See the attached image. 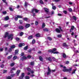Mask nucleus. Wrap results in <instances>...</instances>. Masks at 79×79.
I'll return each mask as SVG.
<instances>
[{"mask_svg": "<svg viewBox=\"0 0 79 79\" xmlns=\"http://www.w3.org/2000/svg\"><path fill=\"white\" fill-rule=\"evenodd\" d=\"M73 11V10L72 9H71V8H70L69 9V11L70 12H72V11Z\"/></svg>", "mask_w": 79, "mask_h": 79, "instance_id": "obj_51", "label": "nucleus"}, {"mask_svg": "<svg viewBox=\"0 0 79 79\" xmlns=\"http://www.w3.org/2000/svg\"><path fill=\"white\" fill-rule=\"evenodd\" d=\"M74 29H75V30H76V27H74V26H72L71 27V29L70 30V32H72V31H73Z\"/></svg>", "mask_w": 79, "mask_h": 79, "instance_id": "obj_5", "label": "nucleus"}, {"mask_svg": "<svg viewBox=\"0 0 79 79\" xmlns=\"http://www.w3.org/2000/svg\"><path fill=\"white\" fill-rule=\"evenodd\" d=\"M39 58L40 61H42L43 60V59L42 58V57L41 56H40L39 57Z\"/></svg>", "mask_w": 79, "mask_h": 79, "instance_id": "obj_28", "label": "nucleus"}, {"mask_svg": "<svg viewBox=\"0 0 79 79\" xmlns=\"http://www.w3.org/2000/svg\"><path fill=\"white\" fill-rule=\"evenodd\" d=\"M34 62H32L31 63V65L32 66V65H34Z\"/></svg>", "mask_w": 79, "mask_h": 79, "instance_id": "obj_40", "label": "nucleus"}, {"mask_svg": "<svg viewBox=\"0 0 79 79\" xmlns=\"http://www.w3.org/2000/svg\"><path fill=\"white\" fill-rule=\"evenodd\" d=\"M34 11H35V13H38V12H39V10L35 9H33L32 12H34Z\"/></svg>", "mask_w": 79, "mask_h": 79, "instance_id": "obj_7", "label": "nucleus"}, {"mask_svg": "<svg viewBox=\"0 0 79 79\" xmlns=\"http://www.w3.org/2000/svg\"><path fill=\"white\" fill-rule=\"evenodd\" d=\"M18 17L16 16V17H15V21H17V20H18Z\"/></svg>", "mask_w": 79, "mask_h": 79, "instance_id": "obj_50", "label": "nucleus"}, {"mask_svg": "<svg viewBox=\"0 0 79 79\" xmlns=\"http://www.w3.org/2000/svg\"><path fill=\"white\" fill-rule=\"evenodd\" d=\"M18 52H19V50L18 49H17L15 50V53L16 55V54H17V53H18Z\"/></svg>", "mask_w": 79, "mask_h": 79, "instance_id": "obj_20", "label": "nucleus"}, {"mask_svg": "<svg viewBox=\"0 0 79 79\" xmlns=\"http://www.w3.org/2000/svg\"><path fill=\"white\" fill-rule=\"evenodd\" d=\"M60 66L61 68H63L64 69H66V67L63 66V65H60Z\"/></svg>", "mask_w": 79, "mask_h": 79, "instance_id": "obj_21", "label": "nucleus"}, {"mask_svg": "<svg viewBox=\"0 0 79 79\" xmlns=\"http://www.w3.org/2000/svg\"><path fill=\"white\" fill-rule=\"evenodd\" d=\"M1 68H3V67H4V65H3V64H2L1 66Z\"/></svg>", "mask_w": 79, "mask_h": 79, "instance_id": "obj_58", "label": "nucleus"}, {"mask_svg": "<svg viewBox=\"0 0 79 79\" xmlns=\"http://www.w3.org/2000/svg\"><path fill=\"white\" fill-rule=\"evenodd\" d=\"M76 69L74 70L73 71V72H72V74H75V73H76Z\"/></svg>", "mask_w": 79, "mask_h": 79, "instance_id": "obj_34", "label": "nucleus"}, {"mask_svg": "<svg viewBox=\"0 0 79 79\" xmlns=\"http://www.w3.org/2000/svg\"><path fill=\"white\" fill-rule=\"evenodd\" d=\"M8 26V24H6L5 25V27H7Z\"/></svg>", "mask_w": 79, "mask_h": 79, "instance_id": "obj_59", "label": "nucleus"}, {"mask_svg": "<svg viewBox=\"0 0 79 79\" xmlns=\"http://www.w3.org/2000/svg\"><path fill=\"white\" fill-rule=\"evenodd\" d=\"M23 34H24V33H23V32H21L20 33V36H22V35H23Z\"/></svg>", "mask_w": 79, "mask_h": 79, "instance_id": "obj_31", "label": "nucleus"}, {"mask_svg": "<svg viewBox=\"0 0 79 79\" xmlns=\"http://www.w3.org/2000/svg\"><path fill=\"white\" fill-rule=\"evenodd\" d=\"M38 24H39V23H38V22H37V21H35V25H37Z\"/></svg>", "mask_w": 79, "mask_h": 79, "instance_id": "obj_45", "label": "nucleus"}, {"mask_svg": "<svg viewBox=\"0 0 79 79\" xmlns=\"http://www.w3.org/2000/svg\"><path fill=\"white\" fill-rule=\"evenodd\" d=\"M44 31H48V30L47 28H45L44 29Z\"/></svg>", "mask_w": 79, "mask_h": 79, "instance_id": "obj_43", "label": "nucleus"}, {"mask_svg": "<svg viewBox=\"0 0 79 79\" xmlns=\"http://www.w3.org/2000/svg\"><path fill=\"white\" fill-rule=\"evenodd\" d=\"M16 58H17V56H15L13 58V60H15Z\"/></svg>", "mask_w": 79, "mask_h": 79, "instance_id": "obj_29", "label": "nucleus"}, {"mask_svg": "<svg viewBox=\"0 0 79 79\" xmlns=\"http://www.w3.org/2000/svg\"><path fill=\"white\" fill-rule=\"evenodd\" d=\"M15 74H13L11 75V77H13L14 76H15Z\"/></svg>", "mask_w": 79, "mask_h": 79, "instance_id": "obj_60", "label": "nucleus"}, {"mask_svg": "<svg viewBox=\"0 0 79 79\" xmlns=\"http://www.w3.org/2000/svg\"><path fill=\"white\" fill-rule=\"evenodd\" d=\"M2 13L4 14V15H6V11H4Z\"/></svg>", "mask_w": 79, "mask_h": 79, "instance_id": "obj_48", "label": "nucleus"}, {"mask_svg": "<svg viewBox=\"0 0 79 79\" xmlns=\"http://www.w3.org/2000/svg\"><path fill=\"white\" fill-rule=\"evenodd\" d=\"M48 52H50L51 53H53L54 54H59V53H60V52H59L58 51L53 52V51H52V50H49Z\"/></svg>", "mask_w": 79, "mask_h": 79, "instance_id": "obj_3", "label": "nucleus"}, {"mask_svg": "<svg viewBox=\"0 0 79 79\" xmlns=\"http://www.w3.org/2000/svg\"><path fill=\"white\" fill-rule=\"evenodd\" d=\"M27 70L28 71H31V69L29 68H27Z\"/></svg>", "mask_w": 79, "mask_h": 79, "instance_id": "obj_53", "label": "nucleus"}, {"mask_svg": "<svg viewBox=\"0 0 79 79\" xmlns=\"http://www.w3.org/2000/svg\"><path fill=\"white\" fill-rule=\"evenodd\" d=\"M14 65H15V63H12L10 64V66H13Z\"/></svg>", "mask_w": 79, "mask_h": 79, "instance_id": "obj_38", "label": "nucleus"}, {"mask_svg": "<svg viewBox=\"0 0 79 79\" xmlns=\"http://www.w3.org/2000/svg\"><path fill=\"white\" fill-rule=\"evenodd\" d=\"M63 46L64 47H66L68 46V45L66 44L65 43H63Z\"/></svg>", "mask_w": 79, "mask_h": 79, "instance_id": "obj_33", "label": "nucleus"}, {"mask_svg": "<svg viewBox=\"0 0 79 79\" xmlns=\"http://www.w3.org/2000/svg\"><path fill=\"white\" fill-rule=\"evenodd\" d=\"M73 18L75 21H76L77 19V18L74 16H73Z\"/></svg>", "mask_w": 79, "mask_h": 79, "instance_id": "obj_25", "label": "nucleus"}, {"mask_svg": "<svg viewBox=\"0 0 79 79\" xmlns=\"http://www.w3.org/2000/svg\"><path fill=\"white\" fill-rule=\"evenodd\" d=\"M11 58H12V55L9 56L7 57L8 59H10Z\"/></svg>", "mask_w": 79, "mask_h": 79, "instance_id": "obj_24", "label": "nucleus"}, {"mask_svg": "<svg viewBox=\"0 0 79 79\" xmlns=\"http://www.w3.org/2000/svg\"><path fill=\"white\" fill-rule=\"evenodd\" d=\"M54 13H55V12L53 11H52V12L51 13V14L53 15V14H54Z\"/></svg>", "mask_w": 79, "mask_h": 79, "instance_id": "obj_64", "label": "nucleus"}, {"mask_svg": "<svg viewBox=\"0 0 79 79\" xmlns=\"http://www.w3.org/2000/svg\"><path fill=\"white\" fill-rule=\"evenodd\" d=\"M36 36L37 37H40V34H39V33L36 34Z\"/></svg>", "mask_w": 79, "mask_h": 79, "instance_id": "obj_35", "label": "nucleus"}, {"mask_svg": "<svg viewBox=\"0 0 79 79\" xmlns=\"http://www.w3.org/2000/svg\"><path fill=\"white\" fill-rule=\"evenodd\" d=\"M25 79H29V77L26 76V77H25Z\"/></svg>", "mask_w": 79, "mask_h": 79, "instance_id": "obj_44", "label": "nucleus"}, {"mask_svg": "<svg viewBox=\"0 0 79 79\" xmlns=\"http://www.w3.org/2000/svg\"><path fill=\"white\" fill-rule=\"evenodd\" d=\"M35 40L33 39L32 41V44H35Z\"/></svg>", "mask_w": 79, "mask_h": 79, "instance_id": "obj_37", "label": "nucleus"}, {"mask_svg": "<svg viewBox=\"0 0 79 79\" xmlns=\"http://www.w3.org/2000/svg\"><path fill=\"white\" fill-rule=\"evenodd\" d=\"M28 48V46H26L24 48V50H26Z\"/></svg>", "mask_w": 79, "mask_h": 79, "instance_id": "obj_23", "label": "nucleus"}, {"mask_svg": "<svg viewBox=\"0 0 79 79\" xmlns=\"http://www.w3.org/2000/svg\"><path fill=\"white\" fill-rule=\"evenodd\" d=\"M52 9L53 10H55L56 9V7H55V6H53L54 5V4L52 3Z\"/></svg>", "mask_w": 79, "mask_h": 79, "instance_id": "obj_12", "label": "nucleus"}, {"mask_svg": "<svg viewBox=\"0 0 79 79\" xmlns=\"http://www.w3.org/2000/svg\"><path fill=\"white\" fill-rule=\"evenodd\" d=\"M23 20L24 21H27V18H23Z\"/></svg>", "mask_w": 79, "mask_h": 79, "instance_id": "obj_46", "label": "nucleus"}, {"mask_svg": "<svg viewBox=\"0 0 79 79\" xmlns=\"http://www.w3.org/2000/svg\"><path fill=\"white\" fill-rule=\"evenodd\" d=\"M20 73V70H18L17 72V76H19V74Z\"/></svg>", "mask_w": 79, "mask_h": 79, "instance_id": "obj_19", "label": "nucleus"}, {"mask_svg": "<svg viewBox=\"0 0 79 79\" xmlns=\"http://www.w3.org/2000/svg\"><path fill=\"white\" fill-rule=\"evenodd\" d=\"M16 70V69L15 68H13L11 70V71H12V70Z\"/></svg>", "mask_w": 79, "mask_h": 79, "instance_id": "obj_63", "label": "nucleus"}, {"mask_svg": "<svg viewBox=\"0 0 79 79\" xmlns=\"http://www.w3.org/2000/svg\"><path fill=\"white\" fill-rule=\"evenodd\" d=\"M45 23H43L42 25V28H44V27H45Z\"/></svg>", "mask_w": 79, "mask_h": 79, "instance_id": "obj_26", "label": "nucleus"}, {"mask_svg": "<svg viewBox=\"0 0 79 79\" xmlns=\"http://www.w3.org/2000/svg\"><path fill=\"white\" fill-rule=\"evenodd\" d=\"M25 44L24 43H20L19 45V47H22V46H24V45Z\"/></svg>", "mask_w": 79, "mask_h": 79, "instance_id": "obj_10", "label": "nucleus"}, {"mask_svg": "<svg viewBox=\"0 0 79 79\" xmlns=\"http://www.w3.org/2000/svg\"><path fill=\"white\" fill-rule=\"evenodd\" d=\"M59 29H58V28H56V32H58V33H60V31H63V30H61V27H59Z\"/></svg>", "mask_w": 79, "mask_h": 79, "instance_id": "obj_4", "label": "nucleus"}, {"mask_svg": "<svg viewBox=\"0 0 79 79\" xmlns=\"http://www.w3.org/2000/svg\"><path fill=\"white\" fill-rule=\"evenodd\" d=\"M30 26H31V25L29 24H27L25 26V27H26V28H28V27H30Z\"/></svg>", "mask_w": 79, "mask_h": 79, "instance_id": "obj_11", "label": "nucleus"}, {"mask_svg": "<svg viewBox=\"0 0 79 79\" xmlns=\"http://www.w3.org/2000/svg\"><path fill=\"white\" fill-rule=\"evenodd\" d=\"M2 1H3V2H4V3H6H6H7L6 2V0H2Z\"/></svg>", "mask_w": 79, "mask_h": 79, "instance_id": "obj_52", "label": "nucleus"}, {"mask_svg": "<svg viewBox=\"0 0 79 79\" xmlns=\"http://www.w3.org/2000/svg\"><path fill=\"white\" fill-rule=\"evenodd\" d=\"M3 50V48H0V51L2 52Z\"/></svg>", "mask_w": 79, "mask_h": 79, "instance_id": "obj_56", "label": "nucleus"}, {"mask_svg": "<svg viewBox=\"0 0 79 79\" xmlns=\"http://www.w3.org/2000/svg\"><path fill=\"white\" fill-rule=\"evenodd\" d=\"M9 10H10V11H13V9H12L11 7H9Z\"/></svg>", "mask_w": 79, "mask_h": 79, "instance_id": "obj_57", "label": "nucleus"}, {"mask_svg": "<svg viewBox=\"0 0 79 79\" xmlns=\"http://www.w3.org/2000/svg\"><path fill=\"white\" fill-rule=\"evenodd\" d=\"M69 69H63V71H64V72H67V71H69Z\"/></svg>", "mask_w": 79, "mask_h": 79, "instance_id": "obj_16", "label": "nucleus"}, {"mask_svg": "<svg viewBox=\"0 0 79 79\" xmlns=\"http://www.w3.org/2000/svg\"><path fill=\"white\" fill-rule=\"evenodd\" d=\"M4 19L5 21H7V20H8V19H9V17H8V16H7L4 18Z\"/></svg>", "mask_w": 79, "mask_h": 79, "instance_id": "obj_15", "label": "nucleus"}, {"mask_svg": "<svg viewBox=\"0 0 79 79\" xmlns=\"http://www.w3.org/2000/svg\"><path fill=\"white\" fill-rule=\"evenodd\" d=\"M20 39H19V38H16V40H19Z\"/></svg>", "mask_w": 79, "mask_h": 79, "instance_id": "obj_61", "label": "nucleus"}, {"mask_svg": "<svg viewBox=\"0 0 79 79\" xmlns=\"http://www.w3.org/2000/svg\"><path fill=\"white\" fill-rule=\"evenodd\" d=\"M66 54H65V53H64L63 54V57L64 58H66Z\"/></svg>", "mask_w": 79, "mask_h": 79, "instance_id": "obj_32", "label": "nucleus"}, {"mask_svg": "<svg viewBox=\"0 0 79 79\" xmlns=\"http://www.w3.org/2000/svg\"><path fill=\"white\" fill-rule=\"evenodd\" d=\"M63 12L65 14H67V11H66L65 10H64Z\"/></svg>", "mask_w": 79, "mask_h": 79, "instance_id": "obj_55", "label": "nucleus"}, {"mask_svg": "<svg viewBox=\"0 0 79 79\" xmlns=\"http://www.w3.org/2000/svg\"><path fill=\"white\" fill-rule=\"evenodd\" d=\"M56 49L55 48H54L53 49L52 51H53V52H55V51H56Z\"/></svg>", "mask_w": 79, "mask_h": 79, "instance_id": "obj_42", "label": "nucleus"}, {"mask_svg": "<svg viewBox=\"0 0 79 79\" xmlns=\"http://www.w3.org/2000/svg\"><path fill=\"white\" fill-rule=\"evenodd\" d=\"M61 36H62V35L61 34L59 35H57V37H58L59 38H60L61 37Z\"/></svg>", "mask_w": 79, "mask_h": 79, "instance_id": "obj_30", "label": "nucleus"}, {"mask_svg": "<svg viewBox=\"0 0 79 79\" xmlns=\"http://www.w3.org/2000/svg\"><path fill=\"white\" fill-rule=\"evenodd\" d=\"M16 47H15V46L13 45L11 46L10 48H15Z\"/></svg>", "mask_w": 79, "mask_h": 79, "instance_id": "obj_27", "label": "nucleus"}, {"mask_svg": "<svg viewBox=\"0 0 79 79\" xmlns=\"http://www.w3.org/2000/svg\"><path fill=\"white\" fill-rule=\"evenodd\" d=\"M7 79H11V77H10L9 76L6 78Z\"/></svg>", "mask_w": 79, "mask_h": 79, "instance_id": "obj_47", "label": "nucleus"}, {"mask_svg": "<svg viewBox=\"0 0 79 79\" xmlns=\"http://www.w3.org/2000/svg\"><path fill=\"white\" fill-rule=\"evenodd\" d=\"M40 3L41 4H44V2H43V1L42 0H40Z\"/></svg>", "mask_w": 79, "mask_h": 79, "instance_id": "obj_36", "label": "nucleus"}, {"mask_svg": "<svg viewBox=\"0 0 79 79\" xmlns=\"http://www.w3.org/2000/svg\"><path fill=\"white\" fill-rule=\"evenodd\" d=\"M8 32H6L5 34V35H4V38H6V37H7V36H8Z\"/></svg>", "mask_w": 79, "mask_h": 79, "instance_id": "obj_9", "label": "nucleus"}, {"mask_svg": "<svg viewBox=\"0 0 79 79\" xmlns=\"http://www.w3.org/2000/svg\"><path fill=\"white\" fill-rule=\"evenodd\" d=\"M33 37V36H30L28 37V39H29V40H30L31 39H32Z\"/></svg>", "mask_w": 79, "mask_h": 79, "instance_id": "obj_18", "label": "nucleus"}, {"mask_svg": "<svg viewBox=\"0 0 79 79\" xmlns=\"http://www.w3.org/2000/svg\"><path fill=\"white\" fill-rule=\"evenodd\" d=\"M26 59H27V57L25 56H24L23 58H21V60L22 61H23L24 60H26Z\"/></svg>", "mask_w": 79, "mask_h": 79, "instance_id": "obj_13", "label": "nucleus"}, {"mask_svg": "<svg viewBox=\"0 0 79 79\" xmlns=\"http://www.w3.org/2000/svg\"><path fill=\"white\" fill-rule=\"evenodd\" d=\"M24 77V73H22V76L21 77H20V79H21V77H22V78H23V77Z\"/></svg>", "mask_w": 79, "mask_h": 79, "instance_id": "obj_14", "label": "nucleus"}, {"mask_svg": "<svg viewBox=\"0 0 79 79\" xmlns=\"http://www.w3.org/2000/svg\"><path fill=\"white\" fill-rule=\"evenodd\" d=\"M51 72V70H50V69L48 67V72L47 73V75H49L50 74V72Z\"/></svg>", "mask_w": 79, "mask_h": 79, "instance_id": "obj_8", "label": "nucleus"}, {"mask_svg": "<svg viewBox=\"0 0 79 79\" xmlns=\"http://www.w3.org/2000/svg\"><path fill=\"white\" fill-rule=\"evenodd\" d=\"M6 71H7L6 70H4L3 71V73H5L6 72Z\"/></svg>", "mask_w": 79, "mask_h": 79, "instance_id": "obj_62", "label": "nucleus"}, {"mask_svg": "<svg viewBox=\"0 0 79 79\" xmlns=\"http://www.w3.org/2000/svg\"><path fill=\"white\" fill-rule=\"evenodd\" d=\"M16 16L18 18H22L23 17L20 15H16Z\"/></svg>", "mask_w": 79, "mask_h": 79, "instance_id": "obj_22", "label": "nucleus"}, {"mask_svg": "<svg viewBox=\"0 0 79 79\" xmlns=\"http://www.w3.org/2000/svg\"><path fill=\"white\" fill-rule=\"evenodd\" d=\"M47 60H48L50 62H52V61H56V59L54 57H52V59L50 57H48L47 58Z\"/></svg>", "mask_w": 79, "mask_h": 79, "instance_id": "obj_1", "label": "nucleus"}, {"mask_svg": "<svg viewBox=\"0 0 79 79\" xmlns=\"http://www.w3.org/2000/svg\"><path fill=\"white\" fill-rule=\"evenodd\" d=\"M45 12H46V13H47V14H49V10L47 8H44Z\"/></svg>", "mask_w": 79, "mask_h": 79, "instance_id": "obj_6", "label": "nucleus"}, {"mask_svg": "<svg viewBox=\"0 0 79 79\" xmlns=\"http://www.w3.org/2000/svg\"><path fill=\"white\" fill-rule=\"evenodd\" d=\"M11 51H12V49H11V48H10L9 50V52H11Z\"/></svg>", "mask_w": 79, "mask_h": 79, "instance_id": "obj_54", "label": "nucleus"}, {"mask_svg": "<svg viewBox=\"0 0 79 79\" xmlns=\"http://www.w3.org/2000/svg\"><path fill=\"white\" fill-rule=\"evenodd\" d=\"M13 38V34H11L10 35H9L8 36V39L11 40H12Z\"/></svg>", "mask_w": 79, "mask_h": 79, "instance_id": "obj_2", "label": "nucleus"}, {"mask_svg": "<svg viewBox=\"0 0 79 79\" xmlns=\"http://www.w3.org/2000/svg\"><path fill=\"white\" fill-rule=\"evenodd\" d=\"M47 39L48 40H52V38H50V37H47Z\"/></svg>", "mask_w": 79, "mask_h": 79, "instance_id": "obj_39", "label": "nucleus"}, {"mask_svg": "<svg viewBox=\"0 0 79 79\" xmlns=\"http://www.w3.org/2000/svg\"><path fill=\"white\" fill-rule=\"evenodd\" d=\"M31 58V56L30 55H28L27 56V58L28 59H30V58Z\"/></svg>", "mask_w": 79, "mask_h": 79, "instance_id": "obj_41", "label": "nucleus"}, {"mask_svg": "<svg viewBox=\"0 0 79 79\" xmlns=\"http://www.w3.org/2000/svg\"><path fill=\"white\" fill-rule=\"evenodd\" d=\"M19 22L20 23V24H22V23H23V21L22 20H19Z\"/></svg>", "mask_w": 79, "mask_h": 79, "instance_id": "obj_49", "label": "nucleus"}, {"mask_svg": "<svg viewBox=\"0 0 79 79\" xmlns=\"http://www.w3.org/2000/svg\"><path fill=\"white\" fill-rule=\"evenodd\" d=\"M19 29H23L24 28V27H23L22 26H19Z\"/></svg>", "mask_w": 79, "mask_h": 79, "instance_id": "obj_17", "label": "nucleus"}]
</instances>
